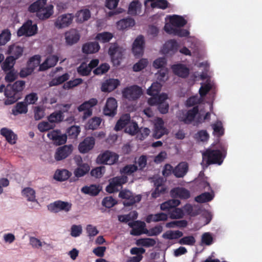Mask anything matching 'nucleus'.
Wrapping results in <instances>:
<instances>
[{
	"instance_id": "nucleus-51",
	"label": "nucleus",
	"mask_w": 262,
	"mask_h": 262,
	"mask_svg": "<svg viewBox=\"0 0 262 262\" xmlns=\"http://www.w3.org/2000/svg\"><path fill=\"white\" fill-rule=\"evenodd\" d=\"M188 223L186 220L174 221L167 223L165 226L167 228H184L187 226Z\"/></svg>"
},
{
	"instance_id": "nucleus-44",
	"label": "nucleus",
	"mask_w": 262,
	"mask_h": 262,
	"mask_svg": "<svg viewBox=\"0 0 262 262\" xmlns=\"http://www.w3.org/2000/svg\"><path fill=\"white\" fill-rule=\"evenodd\" d=\"M162 84L158 82H154L147 90V94L150 96L159 95Z\"/></svg>"
},
{
	"instance_id": "nucleus-59",
	"label": "nucleus",
	"mask_w": 262,
	"mask_h": 262,
	"mask_svg": "<svg viewBox=\"0 0 262 262\" xmlns=\"http://www.w3.org/2000/svg\"><path fill=\"white\" fill-rule=\"evenodd\" d=\"M138 170V166L135 164H129L123 167L120 170L122 173L130 175Z\"/></svg>"
},
{
	"instance_id": "nucleus-54",
	"label": "nucleus",
	"mask_w": 262,
	"mask_h": 262,
	"mask_svg": "<svg viewBox=\"0 0 262 262\" xmlns=\"http://www.w3.org/2000/svg\"><path fill=\"white\" fill-rule=\"evenodd\" d=\"M150 3V6L152 8H160L164 9V0H145L144 5L146 7Z\"/></svg>"
},
{
	"instance_id": "nucleus-42",
	"label": "nucleus",
	"mask_w": 262,
	"mask_h": 262,
	"mask_svg": "<svg viewBox=\"0 0 262 262\" xmlns=\"http://www.w3.org/2000/svg\"><path fill=\"white\" fill-rule=\"evenodd\" d=\"M23 195L25 196L28 201L37 203L35 198V191L30 187L24 188L22 191Z\"/></svg>"
},
{
	"instance_id": "nucleus-32",
	"label": "nucleus",
	"mask_w": 262,
	"mask_h": 262,
	"mask_svg": "<svg viewBox=\"0 0 262 262\" xmlns=\"http://www.w3.org/2000/svg\"><path fill=\"white\" fill-rule=\"evenodd\" d=\"M100 46L96 41L85 43L82 47V51L85 54L94 53L98 51Z\"/></svg>"
},
{
	"instance_id": "nucleus-50",
	"label": "nucleus",
	"mask_w": 262,
	"mask_h": 262,
	"mask_svg": "<svg viewBox=\"0 0 262 262\" xmlns=\"http://www.w3.org/2000/svg\"><path fill=\"white\" fill-rule=\"evenodd\" d=\"M11 35V32L9 29L3 30L0 34V46L6 45L10 40Z\"/></svg>"
},
{
	"instance_id": "nucleus-47",
	"label": "nucleus",
	"mask_w": 262,
	"mask_h": 262,
	"mask_svg": "<svg viewBox=\"0 0 262 262\" xmlns=\"http://www.w3.org/2000/svg\"><path fill=\"white\" fill-rule=\"evenodd\" d=\"M70 177V172L68 170L62 169L56 171L54 174L55 179L59 181H63Z\"/></svg>"
},
{
	"instance_id": "nucleus-24",
	"label": "nucleus",
	"mask_w": 262,
	"mask_h": 262,
	"mask_svg": "<svg viewBox=\"0 0 262 262\" xmlns=\"http://www.w3.org/2000/svg\"><path fill=\"white\" fill-rule=\"evenodd\" d=\"M58 61V57L56 55L49 56L39 68V71H45L54 67Z\"/></svg>"
},
{
	"instance_id": "nucleus-13",
	"label": "nucleus",
	"mask_w": 262,
	"mask_h": 262,
	"mask_svg": "<svg viewBox=\"0 0 262 262\" xmlns=\"http://www.w3.org/2000/svg\"><path fill=\"white\" fill-rule=\"evenodd\" d=\"M47 136L54 142L55 144L58 145L64 144L67 140V135L61 134L59 130H53L49 132Z\"/></svg>"
},
{
	"instance_id": "nucleus-56",
	"label": "nucleus",
	"mask_w": 262,
	"mask_h": 262,
	"mask_svg": "<svg viewBox=\"0 0 262 262\" xmlns=\"http://www.w3.org/2000/svg\"><path fill=\"white\" fill-rule=\"evenodd\" d=\"M112 38V34L107 32L98 33L96 37L97 40L103 43L108 42Z\"/></svg>"
},
{
	"instance_id": "nucleus-48",
	"label": "nucleus",
	"mask_w": 262,
	"mask_h": 262,
	"mask_svg": "<svg viewBox=\"0 0 262 262\" xmlns=\"http://www.w3.org/2000/svg\"><path fill=\"white\" fill-rule=\"evenodd\" d=\"M145 224L144 222H140L139 224L133 228L130 231V234L133 235H140L145 232Z\"/></svg>"
},
{
	"instance_id": "nucleus-60",
	"label": "nucleus",
	"mask_w": 262,
	"mask_h": 262,
	"mask_svg": "<svg viewBox=\"0 0 262 262\" xmlns=\"http://www.w3.org/2000/svg\"><path fill=\"white\" fill-rule=\"evenodd\" d=\"M29 243L35 249H39L43 245H47L46 242H41L40 239L33 236L29 237Z\"/></svg>"
},
{
	"instance_id": "nucleus-43",
	"label": "nucleus",
	"mask_w": 262,
	"mask_h": 262,
	"mask_svg": "<svg viewBox=\"0 0 262 262\" xmlns=\"http://www.w3.org/2000/svg\"><path fill=\"white\" fill-rule=\"evenodd\" d=\"M70 75L68 73H65L61 76L56 77L52 79L49 82L50 86H56L60 84L69 79Z\"/></svg>"
},
{
	"instance_id": "nucleus-39",
	"label": "nucleus",
	"mask_w": 262,
	"mask_h": 262,
	"mask_svg": "<svg viewBox=\"0 0 262 262\" xmlns=\"http://www.w3.org/2000/svg\"><path fill=\"white\" fill-rule=\"evenodd\" d=\"M135 24V22L134 19L128 17L118 21L117 23V26L118 29L124 30L128 27L134 26Z\"/></svg>"
},
{
	"instance_id": "nucleus-52",
	"label": "nucleus",
	"mask_w": 262,
	"mask_h": 262,
	"mask_svg": "<svg viewBox=\"0 0 262 262\" xmlns=\"http://www.w3.org/2000/svg\"><path fill=\"white\" fill-rule=\"evenodd\" d=\"M138 129V125L136 122L129 121L125 128V132L133 136L137 133Z\"/></svg>"
},
{
	"instance_id": "nucleus-23",
	"label": "nucleus",
	"mask_w": 262,
	"mask_h": 262,
	"mask_svg": "<svg viewBox=\"0 0 262 262\" xmlns=\"http://www.w3.org/2000/svg\"><path fill=\"white\" fill-rule=\"evenodd\" d=\"M173 73L182 78H186L189 74V69L184 64L179 63L172 66Z\"/></svg>"
},
{
	"instance_id": "nucleus-34",
	"label": "nucleus",
	"mask_w": 262,
	"mask_h": 262,
	"mask_svg": "<svg viewBox=\"0 0 262 262\" xmlns=\"http://www.w3.org/2000/svg\"><path fill=\"white\" fill-rule=\"evenodd\" d=\"M130 121V115L128 114L122 115L120 119L117 122L115 126L114 129L116 131H119L123 128L126 125H127Z\"/></svg>"
},
{
	"instance_id": "nucleus-40",
	"label": "nucleus",
	"mask_w": 262,
	"mask_h": 262,
	"mask_svg": "<svg viewBox=\"0 0 262 262\" xmlns=\"http://www.w3.org/2000/svg\"><path fill=\"white\" fill-rule=\"evenodd\" d=\"M76 17L77 21L82 23L88 20L90 18L91 12L87 9L81 10L76 13Z\"/></svg>"
},
{
	"instance_id": "nucleus-27",
	"label": "nucleus",
	"mask_w": 262,
	"mask_h": 262,
	"mask_svg": "<svg viewBox=\"0 0 262 262\" xmlns=\"http://www.w3.org/2000/svg\"><path fill=\"white\" fill-rule=\"evenodd\" d=\"M164 102V93H162L160 95L152 96L148 99V103L150 105H159V109L161 114H164V107H162Z\"/></svg>"
},
{
	"instance_id": "nucleus-33",
	"label": "nucleus",
	"mask_w": 262,
	"mask_h": 262,
	"mask_svg": "<svg viewBox=\"0 0 262 262\" xmlns=\"http://www.w3.org/2000/svg\"><path fill=\"white\" fill-rule=\"evenodd\" d=\"M199 113L198 106H194L192 109L189 110L186 113L183 121L186 124H190L194 119Z\"/></svg>"
},
{
	"instance_id": "nucleus-16",
	"label": "nucleus",
	"mask_w": 262,
	"mask_h": 262,
	"mask_svg": "<svg viewBox=\"0 0 262 262\" xmlns=\"http://www.w3.org/2000/svg\"><path fill=\"white\" fill-rule=\"evenodd\" d=\"M165 32L180 37H187L190 35L189 31L187 29L174 28L166 24H165Z\"/></svg>"
},
{
	"instance_id": "nucleus-11",
	"label": "nucleus",
	"mask_w": 262,
	"mask_h": 262,
	"mask_svg": "<svg viewBox=\"0 0 262 262\" xmlns=\"http://www.w3.org/2000/svg\"><path fill=\"white\" fill-rule=\"evenodd\" d=\"M124 49L120 47L117 43H112L108 50V54L111 57L113 62L116 61L117 63H119V59L123 56Z\"/></svg>"
},
{
	"instance_id": "nucleus-49",
	"label": "nucleus",
	"mask_w": 262,
	"mask_h": 262,
	"mask_svg": "<svg viewBox=\"0 0 262 262\" xmlns=\"http://www.w3.org/2000/svg\"><path fill=\"white\" fill-rule=\"evenodd\" d=\"M15 62V60L13 57H7L2 65L3 70L5 72L10 70L13 67Z\"/></svg>"
},
{
	"instance_id": "nucleus-30",
	"label": "nucleus",
	"mask_w": 262,
	"mask_h": 262,
	"mask_svg": "<svg viewBox=\"0 0 262 262\" xmlns=\"http://www.w3.org/2000/svg\"><path fill=\"white\" fill-rule=\"evenodd\" d=\"M164 135V121L158 118L155 123L154 137L156 139L161 138Z\"/></svg>"
},
{
	"instance_id": "nucleus-46",
	"label": "nucleus",
	"mask_w": 262,
	"mask_h": 262,
	"mask_svg": "<svg viewBox=\"0 0 262 262\" xmlns=\"http://www.w3.org/2000/svg\"><path fill=\"white\" fill-rule=\"evenodd\" d=\"M179 44L175 39H169L165 42V51L176 52L178 50Z\"/></svg>"
},
{
	"instance_id": "nucleus-20",
	"label": "nucleus",
	"mask_w": 262,
	"mask_h": 262,
	"mask_svg": "<svg viewBox=\"0 0 262 262\" xmlns=\"http://www.w3.org/2000/svg\"><path fill=\"white\" fill-rule=\"evenodd\" d=\"M76 162L78 167L75 169L74 173L75 176L77 178L81 177L89 172L90 168L88 164L81 163H82V159L81 157L77 158L76 159Z\"/></svg>"
},
{
	"instance_id": "nucleus-22",
	"label": "nucleus",
	"mask_w": 262,
	"mask_h": 262,
	"mask_svg": "<svg viewBox=\"0 0 262 262\" xmlns=\"http://www.w3.org/2000/svg\"><path fill=\"white\" fill-rule=\"evenodd\" d=\"M166 18L169 19L170 24L174 28L183 27L187 23V21L183 16L180 15H167Z\"/></svg>"
},
{
	"instance_id": "nucleus-2",
	"label": "nucleus",
	"mask_w": 262,
	"mask_h": 262,
	"mask_svg": "<svg viewBox=\"0 0 262 262\" xmlns=\"http://www.w3.org/2000/svg\"><path fill=\"white\" fill-rule=\"evenodd\" d=\"M180 204L178 200H171L165 202V221L168 217L172 219H181L184 215L183 209L177 208Z\"/></svg>"
},
{
	"instance_id": "nucleus-64",
	"label": "nucleus",
	"mask_w": 262,
	"mask_h": 262,
	"mask_svg": "<svg viewBox=\"0 0 262 262\" xmlns=\"http://www.w3.org/2000/svg\"><path fill=\"white\" fill-rule=\"evenodd\" d=\"M148 64V60L146 59H141L133 66V70L138 72L144 69Z\"/></svg>"
},
{
	"instance_id": "nucleus-5",
	"label": "nucleus",
	"mask_w": 262,
	"mask_h": 262,
	"mask_svg": "<svg viewBox=\"0 0 262 262\" xmlns=\"http://www.w3.org/2000/svg\"><path fill=\"white\" fill-rule=\"evenodd\" d=\"M118 158L116 154L106 150L98 156L96 161L98 164L112 165L117 162Z\"/></svg>"
},
{
	"instance_id": "nucleus-21",
	"label": "nucleus",
	"mask_w": 262,
	"mask_h": 262,
	"mask_svg": "<svg viewBox=\"0 0 262 262\" xmlns=\"http://www.w3.org/2000/svg\"><path fill=\"white\" fill-rule=\"evenodd\" d=\"M0 134L5 138L6 140L9 144H14L16 143L17 136L11 129L3 127L0 130Z\"/></svg>"
},
{
	"instance_id": "nucleus-61",
	"label": "nucleus",
	"mask_w": 262,
	"mask_h": 262,
	"mask_svg": "<svg viewBox=\"0 0 262 262\" xmlns=\"http://www.w3.org/2000/svg\"><path fill=\"white\" fill-rule=\"evenodd\" d=\"M117 202L112 196H106L103 198L102 201V205L107 208L113 207L117 204Z\"/></svg>"
},
{
	"instance_id": "nucleus-7",
	"label": "nucleus",
	"mask_w": 262,
	"mask_h": 262,
	"mask_svg": "<svg viewBox=\"0 0 262 262\" xmlns=\"http://www.w3.org/2000/svg\"><path fill=\"white\" fill-rule=\"evenodd\" d=\"M122 94L125 98L129 100H134L141 96L142 90L140 86L134 85L125 88L122 91Z\"/></svg>"
},
{
	"instance_id": "nucleus-36",
	"label": "nucleus",
	"mask_w": 262,
	"mask_h": 262,
	"mask_svg": "<svg viewBox=\"0 0 262 262\" xmlns=\"http://www.w3.org/2000/svg\"><path fill=\"white\" fill-rule=\"evenodd\" d=\"M27 112L28 105L24 101L17 102L12 110V113L14 116L26 114Z\"/></svg>"
},
{
	"instance_id": "nucleus-14",
	"label": "nucleus",
	"mask_w": 262,
	"mask_h": 262,
	"mask_svg": "<svg viewBox=\"0 0 262 262\" xmlns=\"http://www.w3.org/2000/svg\"><path fill=\"white\" fill-rule=\"evenodd\" d=\"M71 144L65 145L58 147L55 153L54 158L56 161H61L67 158L72 152Z\"/></svg>"
},
{
	"instance_id": "nucleus-41",
	"label": "nucleus",
	"mask_w": 262,
	"mask_h": 262,
	"mask_svg": "<svg viewBox=\"0 0 262 262\" xmlns=\"http://www.w3.org/2000/svg\"><path fill=\"white\" fill-rule=\"evenodd\" d=\"M162 180L161 179H157L155 183V186L156 187L155 190L151 193V196L154 198L158 197L160 193H162L164 191V185L162 184Z\"/></svg>"
},
{
	"instance_id": "nucleus-55",
	"label": "nucleus",
	"mask_w": 262,
	"mask_h": 262,
	"mask_svg": "<svg viewBox=\"0 0 262 262\" xmlns=\"http://www.w3.org/2000/svg\"><path fill=\"white\" fill-rule=\"evenodd\" d=\"M195 183L196 184L198 188L200 190H210L211 188L209 183L205 180L204 179H198L195 181Z\"/></svg>"
},
{
	"instance_id": "nucleus-18",
	"label": "nucleus",
	"mask_w": 262,
	"mask_h": 262,
	"mask_svg": "<svg viewBox=\"0 0 262 262\" xmlns=\"http://www.w3.org/2000/svg\"><path fill=\"white\" fill-rule=\"evenodd\" d=\"M172 197L179 198L182 200H187L190 197V193L189 190L183 187H176L170 191Z\"/></svg>"
},
{
	"instance_id": "nucleus-3",
	"label": "nucleus",
	"mask_w": 262,
	"mask_h": 262,
	"mask_svg": "<svg viewBox=\"0 0 262 262\" xmlns=\"http://www.w3.org/2000/svg\"><path fill=\"white\" fill-rule=\"evenodd\" d=\"M203 162L206 166L211 164L221 165L223 162L224 156L219 149H207L203 154Z\"/></svg>"
},
{
	"instance_id": "nucleus-31",
	"label": "nucleus",
	"mask_w": 262,
	"mask_h": 262,
	"mask_svg": "<svg viewBox=\"0 0 262 262\" xmlns=\"http://www.w3.org/2000/svg\"><path fill=\"white\" fill-rule=\"evenodd\" d=\"M101 188L97 185H91L90 186H85L81 188V192L84 194H89L91 196H96L101 191Z\"/></svg>"
},
{
	"instance_id": "nucleus-37",
	"label": "nucleus",
	"mask_w": 262,
	"mask_h": 262,
	"mask_svg": "<svg viewBox=\"0 0 262 262\" xmlns=\"http://www.w3.org/2000/svg\"><path fill=\"white\" fill-rule=\"evenodd\" d=\"M142 5L138 1L132 2L128 6V13L131 15H137L141 12Z\"/></svg>"
},
{
	"instance_id": "nucleus-12",
	"label": "nucleus",
	"mask_w": 262,
	"mask_h": 262,
	"mask_svg": "<svg viewBox=\"0 0 262 262\" xmlns=\"http://www.w3.org/2000/svg\"><path fill=\"white\" fill-rule=\"evenodd\" d=\"M73 16L70 13L59 16L55 21L54 26L57 29H62L68 27L72 22Z\"/></svg>"
},
{
	"instance_id": "nucleus-29",
	"label": "nucleus",
	"mask_w": 262,
	"mask_h": 262,
	"mask_svg": "<svg viewBox=\"0 0 262 262\" xmlns=\"http://www.w3.org/2000/svg\"><path fill=\"white\" fill-rule=\"evenodd\" d=\"M53 6L52 5H46L39 11L36 16L40 19L44 20L49 18L53 13Z\"/></svg>"
},
{
	"instance_id": "nucleus-15",
	"label": "nucleus",
	"mask_w": 262,
	"mask_h": 262,
	"mask_svg": "<svg viewBox=\"0 0 262 262\" xmlns=\"http://www.w3.org/2000/svg\"><path fill=\"white\" fill-rule=\"evenodd\" d=\"M117 102L114 98L107 99L105 105L103 108L104 115L110 117L114 116L117 113Z\"/></svg>"
},
{
	"instance_id": "nucleus-6",
	"label": "nucleus",
	"mask_w": 262,
	"mask_h": 262,
	"mask_svg": "<svg viewBox=\"0 0 262 262\" xmlns=\"http://www.w3.org/2000/svg\"><path fill=\"white\" fill-rule=\"evenodd\" d=\"M119 196L125 200L123 204L126 207L130 206L136 203L139 202L141 199L140 195L134 196L130 191L126 189L121 190L119 192Z\"/></svg>"
},
{
	"instance_id": "nucleus-4",
	"label": "nucleus",
	"mask_w": 262,
	"mask_h": 262,
	"mask_svg": "<svg viewBox=\"0 0 262 262\" xmlns=\"http://www.w3.org/2000/svg\"><path fill=\"white\" fill-rule=\"evenodd\" d=\"M37 26L36 24H33L31 20H28L18 30V36H32L37 33Z\"/></svg>"
},
{
	"instance_id": "nucleus-1",
	"label": "nucleus",
	"mask_w": 262,
	"mask_h": 262,
	"mask_svg": "<svg viewBox=\"0 0 262 262\" xmlns=\"http://www.w3.org/2000/svg\"><path fill=\"white\" fill-rule=\"evenodd\" d=\"M25 82L18 80L13 84H8L5 89V95L7 97L5 103L10 105L15 102L18 99V93L23 90Z\"/></svg>"
},
{
	"instance_id": "nucleus-17",
	"label": "nucleus",
	"mask_w": 262,
	"mask_h": 262,
	"mask_svg": "<svg viewBox=\"0 0 262 262\" xmlns=\"http://www.w3.org/2000/svg\"><path fill=\"white\" fill-rule=\"evenodd\" d=\"M144 40L142 35L138 36L133 44L132 51L136 57H140L143 53Z\"/></svg>"
},
{
	"instance_id": "nucleus-35",
	"label": "nucleus",
	"mask_w": 262,
	"mask_h": 262,
	"mask_svg": "<svg viewBox=\"0 0 262 262\" xmlns=\"http://www.w3.org/2000/svg\"><path fill=\"white\" fill-rule=\"evenodd\" d=\"M7 52L8 54L11 55L10 56L13 57L16 60L22 55L23 48L18 46L11 45L9 47Z\"/></svg>"
},
{
	"instance_id": "nucleus-63",
	"label": "nucleus",
	"mask_w": 262,
	"mask_h": 262,
	"mask_svg": "<svg viewBox=\"0 0 262 262\" xmlns=\"http://www.w3.org/2000/svg\"><path fill=\"white\" fill-rule=\"evenodd\" d=\"M38 96L36 93H31L27 95L25 98L24 102L28 104H34L38 100Z\"/></svg>"
},
{
	"instance_id": "nucleus-9",
	"label": "nucleus",
	"mask_w": 262,
	"mask_h": 262,
	"mask_svg": "<svg viewBox=\"0 0 262 262\" xmlns=\"http://www.w3.org/2000/svg\"><path fill=\"white\" fill-rule=\"evenodd\" d=\"M72 204L68 202L62 201H56L53 203H51L48 206V209L52 212H58L63 211L66 212L70 211L72 208Z\"/></svg>"
},
{
	"instance_id": "nucleus-25",
	"label": "nucleus",
	"mask_w": 262,
	"mask_h": 262,
	"mask_svg": "<svg viewBox=\"0 0 262 262\" xmlns=\"http://www.w3.org/2000/svg\"><path fill=\"white\" fill-rule=\"evenodd\" d=\"M80 39V35L75 29H71L65 33L66 43L69 45L76 43Z\"/></svg>"
},
{
	"instance_id": "nucleus-10",
	"label": "nucleus",
	"mask_w": 262,
	"mask_h": 262,
	"mask_svg": "<svg viewBox=\"0 0 262 262\" xmlns=\"http://www.w3.org/2000/svg\"><path fill=\"white\" fill-rule=\"evenodd\" d=\"M97 102L96 99L92 98L88 101H85L78 107L79 112H84L83 119H86L92 115V107L96 105Z\"/></svg>"
},
{
	"instance_id": "nucleus-53",
	"label": "nucleus",
	"mask_w": 262,
	"mask_h": 262,
	"mask_svg": "<svg viewBox=\"0 0 262 262\" xmlns=\"http://www.w3.org/2000/svg\"><path fill=\"white\" fill-rule=\"evenodd\" d=\"M40 62V56L38 55H36L30 58L28 62L27 66L30 68L32 69L33 71L35 68L40 66L41 64Z\"/></svg>"
},
{
	"instance_id": "nucleus-62",
	"label": "nucleus",
	"mask_w": 262,
	"mask_h": 262,
	"mask_svg": "<svg viewBox=\"0 0 262 262\" xmlns=\"http://www.w3.org/2000/svg\"><path fill=\"white\" fill-rule=\"evenodd\" d=\"M101 119L99 117H94L90 119L88 123V127L91 129H96L100 124Z\"/></svg>"
},
{
	"instance_id": "nucleus-45",
	"label": "nucleus",
	"mask_w": 262,
	"mask_h": 262,
	"mask_svg": "<svg viewBox=\"0 0 262 262\" xmlns=\"http://www.w3.org/2000/svg\"><path fill=\"white\" fill-rule=\"evenodd\" d=\"M214 195L208 192L202 193L195 198V201L200 203H204L211 201Z\"/></svg>"
},
{
	"instance_id": "nucleus-57",
	"label": "nucleus",
	"mask_w": 262,
	"mask_h": 262,
	"mask_svg": "<svg viewBox=\"0 0 262 262\" xmlns=\"http://www.w3.org/2000/svg\"><path fill=\"white\" fill-rule=\"evenodd\" d=\"M137 243L138 245H140L145 247H150L154 246L156 242V241L151 238H141L137 241Z\"/></svg>"
},
{
	"instance_id": "nucleus-38",
	"label": "nucleus",
	"mask_w": 262,
	"mask_h": 262,
	"mask_svg": "<svg viewBox=\"0 0 262 262\" xmlns=\"http://www.w3.org/2000/svg\"><path fill=\"white\" fill-rule=\"evenodd\" d=\"M46 5L47 0H37L29 6L28 10L31 13L36 12L37 15L39 11L41 10Z\"/></svg>"
},
{
	"instance_id": "nucleus-8",
	"label": "nucleus",
	"mask_w": 262,
	"mask_h": 262,
	"mask_svg": "<svg viewBox=\"0 0 262 262\" xmlns=\"http://www.w3.org/2000/svg\"><path fill=\"white\" fill-rule=\"evenodd\" d=\"M127 181V177L125 176H118L110 180L109 184L106 186L105 190L108 193H113L118 191V187L125 184Z\"/></svg>"
},
{
	"instance_id": "nucleus-19",
	"label": "nucleus",
	"mask_w": 262,
	"mask_h": 262,
	"mask_svg": "<svg viewBox=\"0 0 262 262\" xmlns=\"http://www.w3.org/2000/svg\"><path fill=\"white\" fill-rule=\"evenodd\" d=\"M95 139L93 137L85 138L78 146L79 151L85 154L91 150L95 145Z\"/></svg>"
},
{
	"instance_id": "nucleus-26",
	"label": "nucleus",
	"mask_w": 262,
	"mask_h": 262,
	"mask_svg": "<svg viewBox=\"0 0 262 262\" xmlns=\"http://www.w3.org/2000/svg\"><path fill=\"white\" fill-rule=\"evenodd\" d=\"M120 81L117 79H109L103 83L101 86L102 92H110L117 88Z\"/></svg>"
},
{
	"instance_id": "nucleus-58",
	"label": "nucleus",
	"mask_w": 262,
	"mask_h": 262,
	"mask_svg": "<svg viewBox=\"0 0 262 262\" xmlns=\"http://www.w3.org/2000/svg\"><path fill=\"white\" fill-rule=\"evenodd\" d=\"M164 221V212H161L155 214H149L147 216L146 222L150 223L152 222H157Z\"/></svg>"
},
{
	"instance_id": "nucleus-28",
	"label": "nucleus",
	"mask_w": 262,
	"mask_h": 262,
	"mask_svg": "<svg viewBox=\"0 0 262 262\" xmlns=\"http://www.w3.org/2000/svg\"><path fill=\"white\" fill-rule=\"evenodd\" d=\"M188 170V164L181 162L174 168L173 174L176 178H183L187 173Z\"/></svg>"
}]
</instances>
